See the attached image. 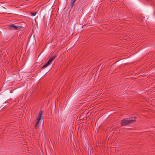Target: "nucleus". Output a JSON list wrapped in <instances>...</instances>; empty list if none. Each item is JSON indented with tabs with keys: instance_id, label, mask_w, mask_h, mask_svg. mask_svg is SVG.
Segmentation results:
<instances>
[{
	"instance_id": "39448f33",
	"label": "nucleus",
	"mask_w": 155,
	"mask_h": 155,
	"mask_svg": "<svg viewBox=\"0 0 155 155\" xmlns=\"http://www.w3.org/2000/svg\"><path fill=\"white\" fill-rule=\"evenodd\" d=\"M57 57L56 55H54L53 56L50 57V55L49 56V59L48 60L52 63V61H53Z\"/></svg>"
},
{
	"instance_id": "423d86ee",
	"label": "nucleus",
	"mask_w": 155,
	"mask_h": 155,
	"mask_svg": "<svg viewBox=\"0 0 155 155\" xmlns=\"http://www.w3.org/2000/svg\"><path fill=\"white\" fill-rule=\"evenodd\" d=\"M76 1V0H71L70 2V5L72 8H73L74 4Z\"/></svg>"
},
{
	"instance_id": "7ed1b4c3",
	"label": "nucleus",
	"mask_w": 155,
	"mask_h": 155,
	"mask_svg": "<svg viewBox=\"0 0 155 155\" xmlns=\"http://www.w3.org/2000/svg\"><path fill=\"white\" fill-rule=\"evenodd\" d=\"M19 27V26L17 27L14 24H12L9 25V28L10 29H14L15 30H18V28Z\"/></svg>"
},
{
	"instance_id": "f03ea898",
	"label": "nucleus",
	"mask_w": 155,
	"mask_h": 155,
	"mask_svg": "<svg viewBox=\"0 0 155 155\" xmlns=\"http://www.w3.org/2000/svg\"><path fill=\"white\" fill-rule=\"evenodd\" d=\"M43 112L42 111L40 110L39 112V114L38 116V117L36 120V124L35 125V127L37 128V125L40 119L41 118V115L42 114Z\"/></svg>"
},
{
	"instance_id": "0eeeda50",
	"label": "nucleus",
	"mask_w": 155,
	"mask_h": 155,
	"mask_svg": "<svg viewBox=\"0 0 155 155\" xmlns=\"http://www.w3.org/2000/svg\"><path fill=\"white\" fill-rule=\"evenodd\" d=\"M37 13V12H31L30 14L32 16H35L36 14Z\"/></svg>"
},
{
	"instance_id": "20e7f679",
	"label": "nucleus",
	"mask_w": 155,
	"mask_h": 155,
	"mask_svg": "<svg viewBox=\"0 0 155 155\" xmlns=\"http://www.w3.org/2000/svg\"><path fill=\"white\" fill-rule=\"evenodd\" d=\"M51 64V63L49 60H48L47 62L43 65L41 68V69L45 68L48 66L50 65Z\"/></svg>"
},
{
	"instance_id": "f257e3e1",
	"label": "nucleus",
	"mask_w": 155,
	"mask_h": 155,
	"mask_svg": "<svg viewBox=\"0 0 155 155\" xmlns=\"http://www.w3.org/2000/svg\"><path fill=\"white\" fill-rule=\"evenodd\" d=\"M134 120L130 118H125L121 120V124L122 126L127 125L134 122Z\"/></svg>"
}]
</instances>
